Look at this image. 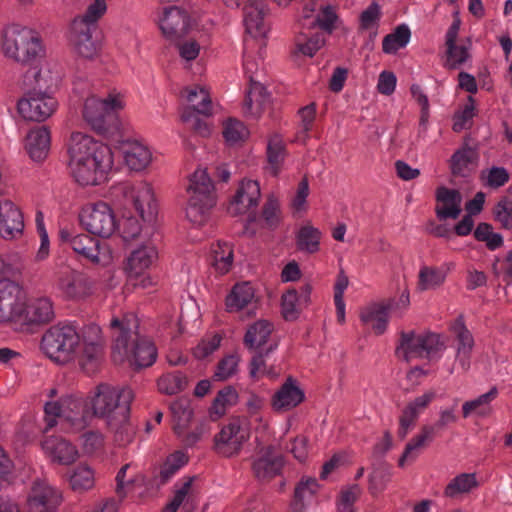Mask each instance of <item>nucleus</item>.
Here are the masks:
<instances>
[{"instance_id":"f257e3e1","label":"nucleus","mask_w":512,"mask_h":512,"mask_svg":"<svg viewBox=\"0 0 512 512\" xmlns=\"http://www.w3.org/2000/svg\"><path fill=\"white\" fill-rule=\"evenodd\" d=\"M41 348L58 363L77 359L81 368L91 374L103 361L105 339L96 324L86 325L78 332L72 324L59 323L43 334Z\"/></svg>"},{"instance_id":"f03ea898","label":"nucleus","mask_w":512,"mask_h":512,"mask_svg":"<svg viewBox=\"0 0 512 512\" xmlns=\"http://www.w3.org/2000/svg\"><path fill=\"white\" fill-rule=\"evenodd\" d=\"M68 153L70 174L81 186L101 184L113 166L111 149L81 132L71 134Z\"/></svg>"},{"instance_id":"7ed1b4c3","label":"nucleus","mask_w":512,"mask_h":512,"mask_svg":"<svg viewBox=\"0 0 512 512\" xmlns=\"http://www.w3.org/2000/svg\"><path fill=\"white\" fill-rule=\"evenodd\" d=\"M138 328L139 321L134 313L111 319L114 361L128 360L136 368L149 367L156 361V347L148 338L139 335Z\"/></svg>"},{"instance_id":"20e7f679","label":"nucleus","mask_w":512,"mask_h":512,"mask_svg":"<svg viewBox=\"0 0 512 512\" xmlns=\"http://www.w3.org/2000/svg\"><path fill=\"white\" fill-rule=\"evenodd\" d=\"M44 413V434L58 425L62 431L68 433L80 432L94 419L89 401L74 396H67L60 402H47Z\"/></svg>"},{"instance_id":"39448f33","label":"nucleus","mask_w":512,"mask_h":512,"mask_svg":"<svg viewBox=\"0 0 512 512\" xmlns=\"http://www.w3.org/2000/svg\"><path fill=\"white\" fill-rule=\"evenodd\" d=\"M133 392L128 387H114L101 383L93 392L89 404L94 418H101L107 425H113L115 419L125 420L130 416V406Z\"/></svg>"},{"instance_id":"423d86ee","label":"nucleus","mask_w":512,"mask_h":512,"mask_svg":"<svg viewBox=\"0 0 512 512\" xmlns=\"http://www.w3.org/2000/svg\"><path fill=\"white\" fill-rule=\"evenodd\" d=\"M41 81V72L35 68L29 69L24 75L23 84L27 92L18 101L17 109L25 120L45 121L56 109V100L46 93L47 87Z\"/></svg>"},{"instance_id":"0eeeda50","label":"nucleus","mask_w":512,"mask_h":512,"mask_svg":"<svg viewBox=\"0 0 512 512\" xmlns=\"http://www.w3.org/2000/svg\"><path fill=\"white\" fill-rule=\"evenodd\" d=\"M1 49L6 57L21 64H32L43 51L38 32L19 24L2 30Z\"/></svg>"},{"instance_id":"6e6552de","label":"nucleus","mask_w":512,"mask_h":512,"mask_svg":"<svg viewBox=\"0 0 512 512\" xmlns=\"http://www.w3.org/2000/svg\"><path fill=\"white\" fill-rule=\"evenodd\" d=\"M446 348L445 339L440 334L426 331H401L396 347V356L406 362L414 359H439Z\"/></svg>"},{"instance_id":"1a4fd4ad","label":"nucleus","mask_w":512,"mask_h":512,"mask_svg":"<svg viewBox=\"0 0 512 512\" xmlns=\"http://www.w3.org/2000/svg\"><path fill=\"white\" fill-rule=\"evenodd\" d=\"M19 301L15 325L23 331H30L51 323L55 317L53 301L45 295L30 293L29 290H16Z\"/></svg>"},{"instance_id":"9d476101","label":"nucleus","mask_w":512,"mask_h":512,"mask_svg":"<svg viewBox=\"0 0 512 512\" xmlns=\"http://www.w3.org/2000/svg\"><path fill=\"white\" fill-rule=\"evenodd\" d=\"M186 217L196 225H202L208 211L216 204L214 185L206 169H197L189 179Z\"/></svg>"},{"instance_id":"9b49d317","label":"nucleus","mask_w":512,"mask_h":512,"mask_svg":"<svg viewBox=\"0 0 512 512\" xmlns=\"http://www.w3.org/2000/svg\"><path fill=\"white\" fill-rule=\"evenodd\" d=\"M79 219L81 225L91 234L108 238L117 229L116 216L106 202L99 201L82 208Z\"/></svg>"},{"instance_id":"f8f14e48","label":"nucleus","mask_w":512,"mask_h":512,"mask_svg":"<svg viewBox=\"0 0 512 512\" xmlns=\"http://www.w3.org/2000/svg\"><path fill=\"white\" fill-rule=\"evenodd\" d=\"M157 257V250L151 244L142 245L132 251L125 266L127 284L133 288H146L158 285V282L145 272Z\"/></svg>"},{"instance_id":"ddd939ff","label":"nucleus","mask_w":512,"mask_h":512,"mask_svg":"<svg viewBox=\"0 0 512 512\" xmlns=\"http://www.w3.org/2000/svg\"><path fill=\"white\" fill-rule=\"evenodd\" d=\"M249 435L247 419L233 418L215 435V451L224 457L237 455L243 444L249 439Z\"/></svg>"},{"instance_id":"4468645a","label":"nucleus","mask_w":512,"mask_h":512,"mask_svg":"<svg viewBox=\"0 0 512 512\" xmlns=\"http://www.w3.org/2000/svg\"><path fill=\"white\" fill-rule=\"evenodd\" d=\"M97 27L89 26L83 20H73L69 31V43L74 52L85 59L98 55L100 42L96 36Z\"/></svg>"},{"instance_id":"2eb2a0df","label":"nucleus","mask_w":512,"mask_h":512,"mask_svg":"<svg viewBox=\"0 0 512 512\" xmlns=\"http://www.w3.org/2000/svg\"><path fill=\"white\" fill-rule=\"evenodd\" d=\"M121 108V102L111 95L105 99L95 96L86 99L83 107V117L91 127L99 133L107 131L106 119L111 113Z\"/></svg>"},{"instance_id":"dca6fc26","label":"nucleus","mask_w":512,"mask_h":512,"mask_svg":"<svg viewBox=\"0 0 512 512\" xmlns=\"http://www.w3.org/2000/svg\"><path fill=\"white\" fill-rule=\"evenodd\" d=\"M62 501L61 491L46 480L34 481L28 495L27 504L30 512H55Z\"/></svg>"},{"instance_id":"f3484780","label":"nucleus","mask_w":512,"mask_h":512,"mask_svg":"<svg viewBox=\"0 0 512 512\" xmlns=\"http://www.w3.org/2000/svg\"><path fill=\"white\" fill-rule=\"evenodd\" d=\"M158 22L162 34L171 41L184 37L191 27L188 12L178 6L165 7Z\"/></svg>"},{"instance_id":"a211bd4d","label":"nucleus","mask_w":512,"mask_h":512,"mask_svg":"<svg viewBox=\"0 0 512 512\" xmlns=\"http://www.w3.org/2000/svg\"><path fill=\"white\" fill-rule=\"evenodd\" d=\"M261 197L260 185L255 180H242L236 193L232 197L227 211L231 216L247 213L251 208L257 207Z\"/></svg>"},{"instance_id":"6ab92c4d","label":"nucleus","mask_w":512,"mask_h":512,"mask_svg":"<svg viewBox=\"0 0 512 512\" xmlns=\"http://www.w3.org/2000/svg\"><path fill=\"white\" fill-rule=\"evenodd\" d=\"M462 195L457 189L440 186L435 191V215L439 221L457 219L462 212Z\"/></svg>"},{"instance_id":"aec40b11","label":"nucleus","mask_w":512,"mask_h":512,"mask_svg":"<svg viewBox=\"0 0 512 512\" xmlns=\"http://www.w3.org/2000/svg\"><path fill=\"white\" fill-rule=\"evenodd\" d=\"M42 449L52 462L60 465H70L74 463L78 456L76 447L61 436H47L41 442Z\"/></svg>"},{"instance_id":"412c9836","label":"nucleus","mask_w":512,"mask_h":512,"mask_svg":"<svg viewBox=\"0 0 512 512\" xmlns=\"http://www.w3.org/2000/svg\"><path fill=\"white\" fill-rule=\"evenodd\" d=\"M451 330L456 336L455 361L460 366L462 372H467L471 366V354L474 347L473 336L465 327L461 318L453 322Z\"/></svg>"},{"instance_id":"4be33fe9","label":"nucleus","mask_w":512,"mask_h":512,"mask_svg":"<svg viewBox=\"0 0 512 512\" xmlns=\"http://www.w3.org/2000/svg\"><path fill=\"white\" fill-rule=\"evenodd\" d=\"M24 229L23 214L10 200L0 202V235L12 239L21 235Z\"/></svg>"},{"instance_id":"5701e85b","label":"nucleus","mask_w":512,"mask_h":512,"mask_svg":"<svg viewBox=\"0 0 512 512\" xmlns=\"http://www.w3.org/2000/svg\"><path fill=\"white\" fill-rule=\"evenodd\" d=\"M283 467V457L276 453L272 447L261 451L254 460L252 469L254 475L260 480H267L278 475Z\"/></svg>"},{"instance_id":"b1692460","label":"nucleus","mask_w":512,"mask_h":512,"mask_svg":"<svg viewBox=\"0 0 512 512\" xmlns=\"http://www.w3.org/2000/svg\"><path fill=\"white\" fill-rule=\"evenodd\" d=\"M478 153L468 144L465 138L463 146L456 150L450 158V171L454 177H468L477 165Z\"/></svg>"},{"instance_id":"393cba45","label":"nucleus","mask_w":512,"mask_h":512,"mask_svg":"<svg viewBox=\"0 0 512 512\" xmlns=\"http://www.w3.org/2000/svg\"><path fill=\"white\" fill-rule=\"evenodd\" d=\"M304 400L303 391L296 385L292 377H288L272 398V406L276 411H287L295 408Z\"/></svg>"},{"instance_id":"a878e982","label":"nucleus","mask_w":512,"mask_h":512,"mask_svg":"<svg viewBox=\"0 0 512 512\" xmlns=\"http://www.w3.org/2000/svg\"><path fill=\"white\" fill-rule=\"evenodd\" d=\"M187 101L191 104L190 107L186 108L181 116L184 122L194 116V113L202 114L205 116L211 115L212 102L208 91L199 86H195L191 89H186Z\"/></svg>"},{"instance_id":"bb28decb","label":"nucleus","mask_w":512,"mask_h":512,"mask_svg":"<svg viewBox=\"0 0 512 512\" xmlns=\"http://www.w3.org/2000/svg\"><path fill=\"white\" fill-rule=\"evenodd\" d=\"M50 149V132L42 126L31 130L26 136V150L34 161L44 160Z\"/></svg>"},{"instance_id":"cd10ccee","label":"nucleus","mask_w":512,"mask_h":512,"mask_svg":"<svg viewBox=\"0 0 512 512\" xmlns=\"http://www.w3.org/2000/svg\"><path fill=\"white\" fill-rule=\"evenodd\" d=\"M244 24L249 34L264 36L265 29L263 19L267 9L262 0H247L244 6Z\"/></svg>"},{"instance_id":"c85d7f7f","label":"nucleus","mask_w":512,"mask_h":512,"mask_svg":"<svg viewBox=\"0 0 512 512\" xmlns=\"http://www.w3.org/2000/svg\"><path fill=\"white\" fill-rule=\"evenodd\" d=\"M388 310L383 301L373 302L364 307L360 313V319L364 324L371 325L375 334H383L388 326Z\"/></svg>"},{"instance_id":"c756f323","label":"nucleus","mask_w":512,"mask_h":512,"mask_svg":"<svg viewBox=\"0 0 512 512\" xmlns=\"http://www.w3.org/2000/svg\"><path fill=\"white\" fill-rule=\"evenodd\" d=\"M135 209L144 221H153L156 213L152 187L141 183L132 196Z\"/></svg>"},{"instance_id":"7c9ffc66","label":"nucleus","mask_w":512,"mask_h":512,"mask_svg":"<svg viewBox=\"0 0 512 512\" xmlns=\"http://www.w3.org/2000/svg\"><path fill=\"white\" fill-rule=\"evenodd\" d=\"M309 290H286L281 298V311L285 320H295L307 303Z\"/></svg>"},{"instance_id":"2f4dec72","label":"nucleus","mask_w":512,"mask_h":512,"mask_svg":"<svg viewBox=\"0 0 512 512\" xmlns=\"http://www.w3.org/2000/svg\"><path fill=\"white\" fill-rule=\"evenodd\" d=\"M287 156L285 143L278 134L269 137L266 148V169L273 175L277 176L282 168L284 160Z\"/></svg>"},{"instance_id":"473e14b6","label":"nucleus","mask_w":512,"mask_h":512,"mask_svg":"<svg viewBox=\"0 0 512 512\" xmlns=\"http://www.w3.org/2000/svg\"><path fill=\"white\" fill-rule=\"evenodd\" d=\"M126 165L133 171H142L151 162V152L139 142L127 143L123 146Z\"/></svg>"},{"instance_id":"72a5a7b5","label":"nucleus","mask_w":512,"mask_h":512,"mask_svg":"<svg viewBox=\"0 0 512 512\" xmlns=\"http://www.w3.org/2000/svg\"><path fill=\"white\" fill-rule=\"evenodd\" d=\"M434 438L433 428L423 425L420 432L407 443L403 455L399 459V466L403 467L407 461L413 462Z\"/></svg>"},{"instance_id":"f704fd0d","label":"nucleus","mask_w":512,"mask_h":512,"mask_svg":"<svg viewBox=\"0 0 512 512\" xmlns=\"http://www.w3.org/2000/svg\"><path fill=\"white\" fill-rule=\"evenodd\" d=\"M498 396L496 387L491 388L487 393H484L477 398L466 401L462 406V414L464 418L472 415L478 417H487L492 411L491 402Z\"/></svg>"},{"instance_id":"c9c22d12","label":"nucleus","mask_w":512,"mask_h":512,"mask_svg":"<svg viewBox=\"0 0 512 512\" xmlns=\"http://www.w3.org/2000/svg\"><path fill=\"white\" fill-rule=\"evenodd\" d=\"M321 237V231L308 222L303 225L296 233V248L301 252L314 254L320 249Z\"/></svg>"},{"instance_id":"e433bc0d","label":"nucleus","mask_w":512,"mask_h":512,"mask_svg":"<svg viewBox=\"0 0 512 512\" xmlns=\"http://www.w3.org/2000/svg\"><path fill=\"white\" fill-rule=\"evenodd\" d=\"M74 252L90 260L92 263H100V241L88 234H79L73 237L72 246Z\"/></svg>"},{"instance_id":"4c0bfd02","label":"nucleus","mask_w":512,"mask_h":512,"mask_svg":"<svg viewBox=\"0 0 512 512\" xmlns=\"http://www.w3.org/2000/svg\"><path fill=\"white\" fill-rule=\"evenodd\" d=\"M274 329L268 320H258L250 325L244 337V344L250 349L261 348L268 340Z\"/></svg>"},{"instance_id":"58836bf2","label":"nucleus","mask_w":512,"mask_h":512,"mask_svg":"<svg viewBox=\"0 0 512 512\" xmlns=\"http://www.w3.org/2000/svg\"><path fill=\"white\" fill-rule=\"evenodd\" d=\"M302 29L295 38V46L305 56L313 57L326 42L323 32L309 33Z\"/></svg>"},{"instance_id":"ea45409f","label":"nucleus","mask_w":512,"mask_h":512,"mask_svg":"<svg viewBox=\"0 0 512 512\" xmlns=\"http://www.w3.org/2000/svg\"><path fill=\"white\" fill-rule=\"evenodd\" d=\"M69 484L75 492L81 493L90 490L95 484L93 469L87 464L77 465L69 475Z\"/></svg>"},{"instance_id":"a19ab883","label":"nucleus","mask_w":512,"mask_h":512,"mask_svg":"<svg viewBox=\"0 0 512 512\" xmlns=\"http://www.w3.org/2000/svg\"><path fill=\"white\" fill-rule=\"evenodd\" d=\"M233 263V249L227 242H217L212 246L211 265L219 274L227 273Z\"/></svg>"},{"instance_id":"79ce46f5","label":"nucleus","mask_w":512,"mask_h":512,"mask_svg":"<svg viewBox=\"0 0 512 512\" xmlns=\"http://www.w3.org/2000/svg\"><path fill=\"white\" fill-rule=\"evenodd\" d=\"M338 20V15L331 5L320 6L319 13L313 18L305 21V26L308 30L319 27L323 33L332 34L335 29V23Z\"/></svg>"},{"instance_id":"37998d69","label":"nucleus","mask_w":512,"mask_h":512,"mask_svg":"<svg viewBox=\"0 0 512 512\" xmlns=\"http://www.w3.org/2000/svg\"><path fill=\"white\" fill-rule=\"evenodd\" d=\"M237 398L238 394L233 387L227 386L221 389L209 409L210 418L217 420L222 417L226 413V409L237 402Z\"/></svg>"},{"instance_id":"c03bdc74","label":"nucleus","mask_w":512,"mask_h":512,"mask_svg":"<svg viewBox=\"0 0 512 512\" xmlns=\"http://www.w3.org/2000/svg\"><path fill=\"white\" fill-rule=\"evenodd\" d=\"M444 67L448 70L460 68L470 58V45H457L456 41H445Z\"/></svg>"},{"instance_id":"a18cd8bd","label":"nucleus","mask_w":512,"mask_h":512,"mask_svg":"<svg viewBox=\"0 0 512 512\" xmlns=\"http://www.w3.org/2000/svg\"><path fill=\"white\" fill-rule=\"evenodd\" d=\"M16 290H0V323L15 325L19 293Z\"/></svg>"},{"instance_id":"49530a36","label":"nucleus","mask_w":512,"mask_h":512,"mask_svg":"<svg viewBox=\"0 0 512 512\" xmlns=\"http://www.w3.org/2000/svg\"><path fill=\"white\" fill-rule=\"evenodd\" d=\"M411 32L407 25L402 24L386 35L382 42L384 53L395 54L400 48L405 47L410 40Z\"/></svg>"},{"instance_id":"de8ad7c7","label":"nucleus","mask_w":512,"mask_h":512,"mask_svg":"<svg viewBox=\"0 0 512 512\" xmlns=\"http://www.w3.org/2000/svg\"><path fill=\"white\" fill-rule=\"evenodd\" d=\"M187 461V456L181 451H176L169 455L160 468L159 483L162 485L167 483Z\"/></svg>"},{"instance_id":"09e8293b","label":"nucleus","mask_w":512,"mask_h":512,"mask_svg":"<svg viewBox=\"0 0 512 512\" xmlns=\"http://www.w3.org/2000/svg\"><path fill=\"white\" fill-rule=\"evenodd\" d=\"M157 386L160 392L173 395L186 388L187 378L181 372L166 373L158 379Z\"/></svg>"},{"instance_id":"8fccbe9b","label":"nucleus","mask_w":512,"mask_h":512,"mask_svg":"<svg viewBox=\"0 0 512 512\" xmlns=\"http://www.w3.org/2000/svg\"><path fill=\"white\" fill-rule=\"evenodd\" d=\"M223 136L227 143L235 145L243 142L248 137V130L244 124L234 118H229L223 128Z\"/></svg>"},{"instance_id":"3c124183","label":"nucleus","mask_w":512,"mask_h":512,"mask_svg":"<svg viewBox=\"0 0 512 512\" xmlns=\"http://www.w3.org/2000/svg\"><path fill=\"white\" fill-rule=\"evenodd\" d=\"M253 290H230L226 297V307L229 312H237L253 303Z\"/></svg>"},{"instance_id":"603ef678","label":"nucleus","mask_w":512,"mask_h":512,"mask_svg":"<svg viewBox=\"0 0 512 512\" xmlns=\"http://www.w3.org/2000/svg\"><path fill=\"white\" fill-rule=\"evenodd\" d=\"M114 432V440L119 446H126L134 438V427L129 422V416L125 420L115 419L113 425H107Z\"/></svg>"},{"instance_id":"864d4df0","label":"nucleus","mask_w":512,"mask_h":512,"mask_svg":"<svg viewBox=\"0 0 512 512\" xmlns=\"http://www.w3.org/2000/svg\"><path fill=\"white\" fill-rule=\"evenodd\" d=\"M24 285V282L21 280L20 270L7 264L0 258V286L2 288H23Z\"/></svg>"},{"instance_id":"5fc2aeb1","label":"nucleus","mask_w":512,"mask_h":512,"mask_svg":"<svg viewBox=\"0 0 512 512\" xmlns=\"http://www.w3.org/2000/svg\"><path fill=\"white\" fill-rule=\"evenodd\" d=\"M262 219L265 223V227L274 230L280 224V206L278 200L270 195L262 208L261 213Z\"/></svg>"},{"instance_id":"6e6d98bb","label":"nucleus","mask_w":512,"mask_h":512,"mask_svg":"<svg viewBox=\"0 0 512 512\" xmlns=\"http://www.w3.org/2000/svg\"><path fill=\"white\" fill-rule=\"evenodd\" d=\"M510 175L506 168L493 166L486 171H482L481 179L485 186L498 189L509 181Z\"/></svg>"},{"instance_id":"4d7b16f0","label":"nucleus","mask_w":512,"mask_h":512,"mask_svg":"<svg viewBox=\"0 0 512 512\" xmlns=\"http://www.w3.org/2000/svg\"><path fill=\"white\" fill-rule=\"evenodd\" d=\"M493 215L501 227L507 230L512 229V199L503 196L493 209Z\"/></svg>"},{"instance_id":"13d9d810","label":"nucleus","mask_w":512,"mask_h":512,"mask_svg":"<svg viewBox=\"0 0 512 512\" xmlns=\"http://www.w3.org/2000/svg\"><path fill=\"white\" fill-rule=\"evenodd\" d=\"M475 116V100L472 96H468L467 104L461 111L454 115L453 131L460 132L463 129L470 128L472 119Z\"/></svg>"},{"instance_id":"bf43d9fd","label":"nucleus","mask_w":512,"mask_h":512,"mask_svg":"<svg viewBox=\"0 0 512 512\" xmlns=\"http://www.w3.org/2000/svg\"><path fill=\"white\" fill-rule=\"evenodd\" d=\"M238 363L239 357L237 354L226 355L219 361L213 378L218 381L229 379L237 372Z\"/></svg>"},{"instance_id":"052dcab7","label":"nucleus","mask_w":512,"mask_h":512,"mask_svg":"<svg viewBox=\"0 0 512 512\" xmlns=\"http://www.w3.org/2000/svg\"><path fill=\"white\" fill-rule=\"evenodd\" d=\"M476 485L473 474H461L454 478L446 487L445 494L454 497L459 493L468 492Z\"/></svg>"},{"instance_id":"680f3d73","label":"nucleus","mask_w":512,"mask_h":512,"mask_svg":"<svg viewBox=\"0 0 512 512\" xmlns=\"http://www.w3.org/2000/svg\"><path fill=\"white\" fill-rule=\"evenodd\" d=\"M446 279V271L441 268L424 266L419 272V284L422 286H441Z\"/></svg>"},{"instance_id":"e2e57ef3","label":"nucleus","mask_w":512,"mask_h":512,"mask_svg":"<svg viewBox=\"0 0 512 512\" xmlns=\"http://www.w3.org/2000/svg\"><path fill=\"white\" fill-rule=\"evenodd\" d=\"M419 414L410 406L406 405L399 417L398 437L404 439L408 433L415 427Z\"/></svg>"},{"instance_id":"0e129e2a","label":"nucleus","mask_w":512,"mask_h":512,"mask_svg":"<svg viewBox=\"0 0 512 512\" xmlns=\"http://www.w3.org/2000/svg\"><path fill=\"white\" fill-rule=\"evenodd\" d=\"M106 9L107 5L105 0H94V2L87 7L84 15L74 20H83L87 25H93L98 28L97 21L104 15Z\"/></svg>"},{"instance_id":"69168bd1","label":"nucleus","mask_w":512,"mask_h":512,"mask_svg":"<svg viewBox=\"0 0 512 512\" xmlns=\"http://www.w3.org/2000/svg\"><path fill=\"white\" fill-rule=\"evenodd\" d=\"M171 412L173 417L177 420L175 430L186 426L192 418V410L189 407L187 400H178L171 404Z\"/></svg>"},{"instance_id":"338daca9","label":"nucleus","mask_w":512,"mask_h":512,"mask_svg":"<svg viewBox=\"0 0 512 512\" xmlns=\"http://www.w3.org/2000/svg\"><path fill=\"white\" fill-rule=\"evenodd\" d=\"M382 301L386 305L388 312L401 318L410 305V295L407 290H404L400 295Z\"/></svg>"},{"instance_id":"774afa93","label":"nucleus","mask_w":512,"mask_h":512,"mask_svg":"<svg viewBox=\"0 0 512 512\" xmlns=\"http://www.w3.org/2000/svg\"><path fill=\"white\" fill-rule=\"evenodd\" d=\"M221 336L215 334L207 339H203L194 349L193 355L197 359H204L218 349L221 343Z\"/></svg>"}]
</instances>
